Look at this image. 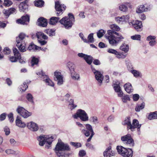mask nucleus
<instances>
[{"mask_svg":"<svg viewBox=\"0 0 157 157\" xmlns=\"http://www.w3.org/2000/svg\"><path fill=\"white\" fill-rule=\"evenodd\" d=\"M26 37H28L25 34L21 33L16 38L17 46L19 50L22 52L26 51L25 44L24 39Z\"/></svg>","mask_w":157,"mask_h":157,"instance_id":"nucleus-5","label":"nucleus"},{"mask_svg":"<svg viewBox=\"0 0 157 157\" xmlns=\"http://www.w3.org/2000/svg\"><path fill=\"white\" fill-rule=\"evenodd\" d=\"M145 103L142 102L141 104H137L135 108V110L137 112H139L141 110L143 109L144 108Z\"/></svg>","mask_w":157,"mask_h":157,"instance_id":"nucleus-35","label":"nucleus"},{"mask_svg":"<svg viewBox=\"0 0 157 157\" xmlns=\"http://www.w3.org/2000/svg\"><path fill=\"white\" fill-rule=\"evenodd\" d=\"M105 33V32L103 29L99 30L97 33V35L99 38H101Z\"/></svg>","mask_w":157,"mask_h":157,"instance_id":"nucleus-46","label":"nucleus"},{"mask_svg":"<svg viewBox=\"0 0 157 157\" xmlns=\"http://www.w3.org/2000/svg\"><path fill=\"white\" fill-rule=\"evenodd\" d=\"M125 90L128 93H130L133 91V89L131 84L129 83H126L124 86Z\"/></svg>","mask_w":157,"mask_h":157,"instance_id":"nucleus-28","label":"nucleus"},{"mask_svg":"<svg viewBox=\"0 0 157 157\" xmlns=\"http://www.w3.org/2000/svg\"><path fill=\"white\" fill-rule=\"evenodd\" d=\"M86 129L81 128L80 129L82 133L83 134L86 136H88L90 134L93 133L94 134L91 125L89 124H86L85 125Z\"/></svg>","mask_w":157,"mask_h":157,"instance_id":"nucleus-13","label":"nucleus"},{"mask_svg":"<svg viewBox=\"0 0 157 157\" xmlns=\"http://www.w3.org/2000/svg\"><path fill=\"white\" fill-rule=\"evenodd\" d=\"M28 49L29 51H34L35 50H40V47H39L33 44H31L28 47Z\"/></svg>","mask_w":157,"mask_h":157,"instance_id":"nucleus-33","label":"nucleus"},{"mask_svg":"<svg viewBox=\"0 0 157 157\" xmlns=\"http://www.w3.org/2000/svg\"><path fill=\"white\" fill-rule=\"evenodd\" d=\"M116 57L118 59H124L127 56L126 54H124L123 53L118 52L117 51V53L115 54Z\"/></svg>","mask_w":157,"mask_h":157,"instance_id":"nucleus-41","label":"nucleus"},{"mask_svg":"<svg viewBox=\"0 0 157 157\" xmlns=\"http://www.w3.org/2000/svg\"><path fill=\"white\" fill-rule=\"evenodd\" d=\"M68 102L69 103L68 108L71 110L74 109L77 107V105L74 104L73 99H71L68 101Z\"/></svg>","mask_w":157,"mask_h":157,"instance_id":"nucleus-30","label":"nucleus"},{"mask_svg":"<svg viewBox=\"0 0 157 157\" xmlns=\"http://www.w3.org/2000/svg\"><path fill=\"white\" fill-rule=\"evenodd\" d=\"M3 13L6 18H8L10 15L8 10H3Z\"/></svg>","mask_w":157,"mask_h":157,"instance_id":"nucleus-56","label":"nucleus"},{"mask_svg":"<svg viewBox=\"0 0 157 157\" xmlns=\"http://www.w3.org/2000/svg\"><path fill=\"white\" fill-rule=\"evenodd\" d=\"M120 49L125 53H127L129 50V45L125 43H123L120 46Z\"/></svg>","mask_w":157,"mask_h":157,"instance_id":"nucleus-31","label":"nucleus"},{"mask_svg":"<svg viewBox=\"0 0 157 157\" xmlns=\"http://www.w3.org/2000/svg\"><path fill=\"white\" fill-rule=\"evenodd\" d=\"M70 144L72 146L76 147V148L81 147V144L79 143L71 142Z\"/></svg>","mask_w":157,"mask_h":157,"instance_id":"nucleus-58","label":"nucleus"},{"mask_svg":"<svg viewBox=\"0 0 157 157\" xmlns=\"http://www.w3.org/2000/svg\"><path fill=\"white\" fill-rule=\"evenodd\" d=\"M70 150V147L69 145L62 142H58L55 148V152L59 157H68L66 154L62 152Z\"/></svg>","mask_w":157,"mask_h":157,"instance_id":"nucleus-2","label":"nucleus"},{"mask_svg":"<svg viewBox=\"0 0 157 157\" xmlns=\"http://www.w3.org/2000/svg\"><path fill=\"white\" fill-rule=\"evenodd\" d=\"M67 66L70 71L71 72H73L74 71L75 65L73 63L71 62H68L67 63Z\"/></svg>","mask_w":157,"mask_h":157,"instance_id":"nucleus-37","label":"nucleus"},{"mask_svg":"<svg viewBox=\"0 0 157 157\" xmlns=\"http://www.w3.org/2000/svg\"><path fill=\"white\" fill-rule=\"evenodd\" d=\"M27 84L26 82H24L23 84L21 86L20 88V90H22V91L24 92L26 90L28 87Z\"/></svg>","mask_w":157,"mask_h":157,"instance_id":"nucleus-48","label":"nucleus"},{"mask_svg":"<svg viewBox=\"0 0 157 157\" xmlns=\"http://www.w3.org/2000/svg\"><path fill=\"white\" fill-rule=\"evenodd\" d=\"M26 125L28 128L33 132L36 131L39 129L38 124L33 121H30L27 123Z\"/></svg>","mask_w":157,"mask_h":157,"instance_id":"nucleus-16","label":"nucleus"},{"mask_svg":"<svg viewBox=\"0 0 157 157\" xmlns=\"http://www.w3.org/2000/svg\"><path fill=\"white\" fill-rule=\"evenodd\" d=\"M75 21V18L73 15L71 13L68 14V16L63 17L59 21V22L63 25L65 28L69 29L71 28L73 23Z\"/></svg>","mask_w":157,"mask_h":157,"instance_id":"nucleus-3","label":"nucleus"},{"mask_svg":"<svg viewBox=\"0 0 157 157\" xmlns=\"http://www.w3.org/2000/svg\"><path fill=\"white\" fill-rule=\"evenodd\" d=\"M113 86L115 92L118 93V96L120 97H122L123 93L119 85V83H114Z\"/></svg>","mask_w":157,"mask_h":157,"instance_id":"nucleus-20","label":"nucleus"},{"mask_svg":"<svg viewBox=\"0 0 157 157\" xmlns=\"http://www.w3.org/2000/svg\"><path fill=\"white\" fill-rule=\"evenodd\" d=\"M5 152L7 154H15L17 153L16 151L10 149H8L5 151Z\"/></svg>","mask_w":157,"mask_h":157,"instance_id":"nucleus-53","label":"nucleus"},{"mask_svg":"<svg viewBox=\"0 0 157 157\" xmlns=\"http://www.w3.org/2000/svg\"><path fill=\"white\" fill-rule=\"evenodd\" d=\"M119 9L123 12H126L128 10V8L127 6L125 4H120L119 6Z\"/></svg>","mask_w":157,"mask_h":157,"instance_id":"nucleus-40","label":"nucleus"},{"mask_svg":"<svg viewBox=\"0 0 157 157\" xmlns=\"http://www.w3.org/2000/svg\"><path fill=\"white\" fill-rule=\"evenodd\" d=\"M37 24L39 26L45 27L47 26L48 22L46 19H44L43 17H41L38 19Z\"/></svg>","mask_w":157,"mask_h":157,"instance_id":"nucleus-24","label":"nucleus"},{"mask_svg":"<svg viewBox=\"0 0 157 157\" xmlns=\"http://www.w3.org/2000/svg\"><path fill=\"white\" fill-rule=\"evenodd\" d=\"M131 72L133 75L136 78L139 77L140 76V73L137 71L132 70L131 71Z\"/></svg>","mask_w":157,"mask_h":157,"instance_id":"nucleus-44","label":"nucleus"},{"mask_svg":"<svg viewBox=\"0 0 157 157\" xmlns=\"http://www.w3.org/2000/svg\"><path fill=\"white\" fill-rule=\"evenodd\" d=\"M41 78L47 85L52 87L54 86V83L47 75H42Z\"/></svg>","mask_w":157,"mask_h":157,"instance_id":"nucleus-19","label":"nucleus"},{"mask_svg":"<svg viewBox=\"0 0 157 157\" xmlns=\"http://www.w3.org/2000/svg\"><path fill=\"white\" fill-rule=\"evenodd\" d=\"M3 52L5 54L8 55L10 54L11 51L9 48H5L3 51Z\"/></svg>","mask_w":157,"mask_h":157,"instance_id":"nucleus-63","label":"nucleus"},{"mask_svg":"<svg viewBox=\"0 0 157 157\" xmlns=\"http://www.w3.org/2000/svg\"><path fill=\"white\" fill-rule=\"evenodd\" d=\"M121 99L122 101L124 103H126L128 101H130V98L128 95H125L123 96Z\"/></svg>","mask_w":157,"mask_h":157,"instance_id":"nucleus-51","label":"nucleus"},{"mask_svg":"<svg viewBox=\"0 0 157 157\" xmlns=\"http://www.w3.org/2000/svg\"><path fill=\"white\" fill-rule=\"evenodd\" d=\"M139 98L140 96L137 94H135L133 95L132 98L134 101H138Z\"/></svg>","mask_w":157,"mask_h":157,"instance_id":"nucleus-59","label":"nucleus"},{"mask_svg":"<svg viewBox=\"0 0 157 157\" xmlns=\"http://www.w3.org/2000/svg\"><path fill=\"white\" fill-rule=\"evenodd\" d=\"M15 122L16 125L19 127L24 128L26 126V124L24 122L21 121L19 117H17Z\"/></svg>","mask_w":157,"mask_h":157,"instance_id":"nucleus-25","label":"nucleus"},{"mask_svg":"<svg viewBox=\"0 0 157 157\" xmlns=\"http://www.w3.org/2000/svg\"><path fill=\"white\" fill-rule=\"evenodd\" d=\"M148 119L150 120L157 119V111L150 113L148 116Z\"/></svg>","mask_w":157,"mask_h":157,"instance_id":"nucleus-36","label":"nucleus"},{"mask_svg":"<svg viewBox=\"0 0 157 157\" xmlns=\"http://www.w3.org/2000/svg\"><path fill=\"white\" fill-rule=\"evenodd\" d=\"M117 149L118 153L123 157H132L133 153L132 149H127L122 146H118Z\"/></svg>","mask_w":157,"mask_h":157,"instance_id":"nucleus-7","label":"nucleus"},{"mask_svg":"<svg viewBox=\"0 0 157 157\" xmlns=\"http://www.w3.org/2000/svg\"><path fill=\"white\" fill-rule=\"evenodd\" d=\"M155 39L156 37L155 36L150 35L147 37V40L149 41V44L150 46H153L156 43V42L155 40Z\"/></svg>","mask_w":157,"mask_h":157,"instance_id":"nucleus-23","label":"nucleus"},{"mask_svg":"<svg viewBox=\"0 0 157 157\" xmlns=\"http://www.w3.org/2000/svg\"><path fill=\"white\" fill-rule=\"evenodd\" d=\"M7 114L6 113H4L0 115V121H3L6 118Z\"/></svg>","mask_w":157,"mask_h":157,"instance_id":"nucleus-60","label":"nucleus"},{"mask_svg":"<svg viewBox=\"0 0 157 157\" xmlns=\"http://www.w3.org/2000/svg\"><path fill=\"white\" fill-rule=\"evenodd\" d=\"M37 139L39 142V145L43 146L45 143V147L49 148L51 146V144L53 141V138L52 137H49L45 135H41L37 137Z\"/></svg>","mask_w":157,"mask_h":157,"instance_id":"nucleus-4","label":"nucleus"},{"mask_svg":"<svg viewBox=\"0 0 157 157\" xmlns=\"http://www.w3.org/2000/svg\"><path fill=\"white\" fill-rule=\"evenodd\" d=\"M35 5L36 6L41 7L44 5V2L42 0L35 1L34 2Z\"/></svg>","mask_w":157,"mask_h":157,"instance_id":"nucleus-39","label":"nucleus"},{"mask_svg":"<svg viewBox=\"0 0 157 157\" xmlns=\"http://www.w3.org/2000/svg\"><path fill=\"white\" fill-rule=\"evenodd\" d=\"M93 33H91L88 36V42L87 43H93L94 41V39L93 37Z\"/></svg>","mask_w":157,"mask_h":157,"instance_id":"nucleus-50","label":"nucleus"},{"mask_svg":"<svg viewBox=\"0 0 157 157\" xmlns=\"http://www.w3.org/2000/svg\"><path fill=\"white\" fill-rule=\"evenodd\" d=\"M121 140L124 144L128 146L132 147L134 145V141L130 134H128L121 136Z\"/></svg>","mask_w":157,"mask_h":157,"instance_id":"nucleus-8","label":"nucleus"},{"mask_svg":"<svg viewBox=\"0 0 157 157\" xmlns=\"http://www.w3.org/2000/svg\"><path fill=\"white\" fill-rule=\"evenodd\" d=\"M90 121L91 122H93L94 124H96L98 123V118L96 116L91 117L90 118Z\"/></svg>","mask_w":157,"mask_h":157,"instance_id":"nucleus-49","label":"nucleus"},{"mask_svg":"<svg viewBox=\"0 0 157 157\" xmlns=\"http://www.w3.org/2000/svg\"><path fill=\"white\" fill-rule=\"evenodd\" d=\"M28 6L27 4L21 2L19 5V9L20 11L26 12L28 11Z\"/></svg>","mask_w":157,"mask_h":157,"instance_id":"nucleus-26","label":"nucleus"},{"mask_svg":"<svg viewBox=\"0 0 157 157\" xmlns=\"http://www.w3.org/2000/svg\"><path fill=\"white\" fill-rule=\"evenodd\" d=\"M84 59L89 64H91L93 62L92 57L90 56L86 55Z\"/></svg>","mask_w":157,"mask_h":157,"instance_id":"nucleus-42","label":"nucleus"},{"mask_svg":"<svg viewBox=\"0 0 157 157\" xmlns=\"http://www.w3.org/2000/svg\"><path fill=\"white\" fill-rule=\"evenodd\" d=\"M46 33L50 36H52L55 35V30L52 29H48L46 30Z\"/></svg>","mask_w":157,"mask_h":157,"instance_id":"nucleus-47","label":"nucleus"},{"mask_svg":"<svg viewBox=\"0 0 157 157\" xmlns=\"http://www.w3.org/2000/svg\"><path fill=\"white\" fill-rule=\"evenodd\" d=\"M74 119H77L78 118L82 121H86L89 120V117L86 111L82 109H78L76 112L72 115Z\"/></svg>","mask_w":157,"mask_h":157,"instance_id":"nucleus-6","label":"nucleus"},{"mask_svg":"<svg viewBox=\"0 0 157 157\" xmlns=\"http://www.w3.org/2000/svg\"><path fill=\"white\" fill-rule=\"evenodd\" d=\"M130 25L132 26L137 31H140L143 27L141 21L137 20H133L129 23Z\"/></svg>","mask_w":157,"mask_h":157,"instance_id":"nucleus-12","label":"nucleus"},{"mask_svg":"<svg viewBox=\"0 0 157 157\" xmlns=\"http://www.w3.org/2000/svg\"><path fill=\"white\" fill-rule=\"evenodd\" d=\"M54 75L55 76V78L56 79L63 77V76L62 75L61 72L57 71L54 72Z\"/></svg>","mask_w":157,"mask_h":157,"instance_id":"nucleus-45","label":"nucleus"},{"mask_svg":"<svg viewBox=\"0 0 157 157\" xmlns=\"http://www.w3.org/2000/svg\"><path fill=\"white\" fill-rule=\"evenodd\" d=\"M150 9L146 5H141L138 6L136 9V12L137 13H140L144 12L149 11Z\"/></svg>","mask_w":157,"mask_h":157,"instance_id":"nucleus-15","label":"nucleus"},{"mask_svg":"<svg viewBox=\"0 0 157 157\" xmlns=\"http://www.w3.org/2000/svg\"><path fill=\"white\" fill-rule=\"evenodd\" d=\"M36 36L38 40H39L47 39L48 38V37L41 32H38L36 33Z\"/></svg>","mask_w":157,"mask_h":157,"instance_id":"nucleus-32","label":"nucleus"},{"mask_svg":"<svg viewBox=\"0 0 157 157\" xmlns=\"http://www.w3.org/2000/svg\"><path fill=\"white\" fill-rule=\"evenodd\" d=\"M131 123L130 117L129 116L125 117L122 123L123 125L127 126L128 129H129Z\"/></svg>","mask_w":157,"mask_h":157,"instance_id":"nucleus-27","label":"nucleus"},{"mask_svg":"<svg viewBox=\"0 0 157 157\" xmlns=\"http://www.w3.org/2000/svg\"><path fill=\"white\" fill-rule=\"evenodd\" d=\"M26 98L28 101L30 102L32 104H34V102L33 100V97L31 94L28 93L26 96Z\"/></svg>","mask_w":157,"mask_h":157,"instance_id":"nucleus-38","label":"nucleus"},{"mask_svg":"<svg viewBox=\"0 0 157 157\" xmlns=\"http://www.w3.org/2000/svg\"><path fill=\"white\" fill-rule=\"evenodd\" d=\"M13 3L11 0H4V5L6 6H11Z\"/></svg>","mask_w":157,"mask_h":157,"instance_id":"nucleus-54","label":"nucleus"},{"mask_svg":"<svg viewBox=\"0 0 157 157\" xmlns=\"http://www.w3.org/2000/svg\"><path fill=\"white\" fill-rule=\"evenodd\" d=\"M91 68L92 71L95 75L96 79L100 86L103 78L102 74L100 72L96 70L92 66H91Z\"/></svg>","mask_w":157,"mask_h":157,"instance_id":"nucleus-11","label":"nucleus"},{"mask_svg":"<svg viewBox=\"0 0 157 157\" xmlns=\"http://www.w3.org/2000/svg\"><path fill=\"white\" fill-rule=\"evenodd\" d=\"M4 130L6 135H8L10 134V130L9 128L7 126H5L4 128Z\"/></svg>","mask_w":157,"mask_h":157,"instance_id":"nucleus-62","label":"nucleus"},{"mask_svg":"<svg viewBox=\"0 0 157 157\" xmlns=\"http://www.w3.org/2000/svg\"><path fill=\"white\" fill-rule=\"evenodd\" d=\"M59 19L60 18L59 17H52L50 19L49 24L52 25H54L58 22Z\"/></svg>","mask_w":157,"mask_h":157,"instance_id":"nucleus-34","label":"nucleus"},{"mask_svg":"<svg viewBox=\"0 0 157 157\" xmlns=\"http://www.w3.org/2000/svg\"><path fill=\"white\" fill-rule=\"evenodd\" d=\"M7 116L10 122V123H12L14 121L13 113H11L8 115Z\"/></svg>","mask_w":157,"mask_h":157,"instance_id":"nucleus-57","label":"nucleus"},{"mask_svg":"<svg viewBox=\"0 0 157 157\" xmlns=\"http://www.w3.org/2000/svg\"><path fill=\"white\" fill-rule=\"evenodd\" d=\"M63 77L61 78L55 79L57 81V84L59 85H61L63 83Z\"/></svg>","mask_w":157,"mask_h":157,"instance_id":"nucleus-61","label":"nucleus"},{"mask_svg":"<svg viewBox=\"0 0 157 157\" xmlns=\"http://www.w3.org/2000/svg\"><path fill=\"white\" fill-rule=\"evenodd\" d=\"M55 8L57 11V14L59 16L63 13L66 9V6L64 4H61L59 1H57L55 2Z\"/></svg>","mask_w":157,"mask_h":157,"instance_id":"nucleus-10","label":"nucleus"},{"mask_svg":"<svg viewBox=\"0 0 157 157\" xmlns=\"http://www.w3.org/2000/svg\"><path fill=\"white\" fill-rule=\"evenodd\" d=\"M38 62L39 60L37 58H36L34 57H33L31 62V66H33L34 65H37Z\"/></svg>","mask_w":157,"mask_h":157,"instance_id":"nucleus-43","label":"nucleus"},{"mask_svg":"<svg viewBox=\"0 0 157 157\" xmlns=\"http://www.w3.org/2000/svg\"><path fill=\"white\" fill-rule=\"evenodd\" d=\"M125 62L127 69L131 71L133 69V66L131 61L129 59H126L125 60Z\"/></svg>","mask_w":157,"mask_h":157,"instance_id":"nucleus-29","label":"nucleus"},{"mask_svg":"<svg viewBox=\"0 0 157 157\" xmlns=\"http://www.w3.org/2000/svg\"><path fill=\"white\" fill-rule=\"evenodd\" d=\"M114 155L113 151H112L111 147L109 146L103 152L104 157H110Z\"/></svg>","mask_w":157,"mask_h":157,"instance_id":"nucleus-22","label":"nucleus"},{"mask_svg":"<svg viewBox=\"0 0 157 157\" xmlns=\"http://www.w3.org/2000/svg\"><path fill=\"white\" fill-rule=\"evenodd\" d=\"M141 36L140 35H135L131 36V38L133 40H140Z\"/></svg>","mask_w":157,"mask_h":157,"instance_id":"nucleus-55","label":"nucleus"},{"mask_svg":"<svg viewBox=\"0 0 157 157\" xmlns=\"http://www.w3.org/2000/svg\"><path fill=\"white\" fill-rule=\"evenodd\" d=\"M110 28L112 30H109L105 35V38L107 39L109 44L112 46H116L118 43L124 39L121 35L115 31L120 30V28L116 24H112L110 25Z\"/></svg>","mask_w":157,"mask_h":157,"instance_id":"nucleus-1","label":"nucleus"},{"mask_svg":"<svg viewBox=\"0 0 157 157\" xmlns=\"http://www.w3.org/2000/svg\"><path fill=\"white\" fill-rule=\"evenodd\" d=\"M141 124H139V121L136 119H134L132 121V124H131L129 129L133 132L135 131V129L139 127H140Z\"/></svg>","mask_w":157,"mask_h":157,"instance_id":"nucleus-21","label":"nucleus"},{"mask_svg":"<svg viewBox=\"0 0 157 157\" xmlns=\"http://www.w3.org/2000/svg\"><path fill=\"white\" fill-rule=\"evenodd\" d=\"M129 18V16L127 15L121 17H117L115 18V20L117 23L122 24L124 22H127Z\"/></svg>","mask_w":157,"mask_h":157,"instance_id":"nucleus-18","label":"nucleus"},{"mask_svg":"<svg viewBox=\"0 0 157 157\" xmlns=\"http://www.w3.org/2000/svg\"><path fill=\"white\" fill-rule=\"evenodd\" d=\"M13 50L14 56H12L10 57V60L12 62H15L20 57L21 54L16 48H13Z\"/></svg>","mask_w":157,"mask_h":157,"instance_id":"nucleus-14","label":"nucleus"},{"mask_svg":"<svg viewBox=\"0 0 157 157\" xmlns=\"http://www.w3.org/2000/svg\"><path fill=\"white\" fill-rule=\"evenodd\" d=\"M29 21V17L28 15L23 16L21 18L18 19L17 20V22L21 25H27Z\"/></svg>","mask_w":157,"mask_h":157,"instance_id":"nucleus-17","label":"nucleus"},{"mask_svg":"<svg viewBox=\"0 0 157 157\" xmlns=\"http://www.w3.org/2000/svg\"><path fill=\"white\" fill-rule=\"evenodd\" d=\"M107 51L108 52L114 54L115 55L117 52V51L116 50L111 48L108 49Z\"/></svg>","mask_w":157,"mask_h":157,"instance_id":"nucleus-64","label":"nucleus"},{"mask_svg":"<svg viewBox=\"0 0 157 157\" xmlns=\"http://www.w3.org/2000/svg\"><path fill=\"white\" fill-rule=\"evenodd\" d=\"M71 76L72 78L74 80H78L79 78V75L76 73H74V72H71Z\"/></svg>","mask_w":157,"mask_h":157,"instance_id":"nucleus-52","label":"nucleus"},{"mask_svg":"<svg viewBox=\"0 0 157 157\" xmlns=\"http://www.w3.org/2000/svg\"><path fill=\"white\" fill-rule=\"evenodd\" d=\"M16 111L18 114L25 118H27L32 115L31 113L28 112L23 107L20 106L17 108Z\"/></svg>","mask_w":157,"mask_h":157,"instance_id":"nucleus-9","label":"nucleus"}]
</instances>
